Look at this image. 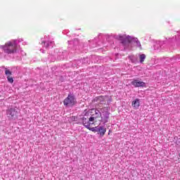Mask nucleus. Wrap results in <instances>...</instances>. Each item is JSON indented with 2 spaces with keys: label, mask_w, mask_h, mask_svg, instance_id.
Segmentation results:
<instances>
[{
  "label": "nucleus",
  "mask_w": 180,
  "mask_h": 180,
  "mask_svg": "<svg viewBox=\"0 0 180 180\" xmlns=\"http://www.w3.org/2000/svg\"><path fill=\"white\" fill-rule=\"evenodd\" d=\"M131 85H133L135 88H140L146 86V82L139 81L138 79H134L131 82Z\"/></svg>",
  "instance_id": "6"
},
{
  "label": "nucleus",
  "mask_w": 180,
  "mask_h": 180,
  "mask_svg": "<svg viewBox=\"0 0 180 180\" xmlns=\"http://www.w3.org/2000/svg\"><path fill=\"white\" fill-rule=\"evenodd\" d=\"M131 106L134 109H139L140 108V99L136 98L131 103Z\"/></svg>",
  "instance_id": "10"
},
{
  "label": "nucleus",
  "mask_w": 180,
  "mask_h": 180,
  "mask_svg": "<svg viewBox=\"0 0 180 180\" xmlns=\"http://www.w3.org/2000/svg\"><path fill=\"white\" fill-rule=\"evenodd\" d=\"M110 133H112V131H111V130H109V131H108V134H110Z\"/></svg>",
  "instance_id": "14"
},
{
  "label": "nucleus",
  "mask_w": 180,
  "mask_h": 180,
  "mask_svg": "<svg viewBox=\"0 0 180 180\" xmlns=\"http://www.w3.org/2000/svg\"><path fill=\"white\" fill-rule=\"evenodd\" d=\"M91 131H93L94 133H98L101 137H103L105 134H106V128L103 126H101L99 127H92L91 129Z\"/></svg>",
  "instance_id": "5"
},
{
  "label": "nucleus",
  "mask_w": 180,
  "mask_h": 180,
  "mask_svg": "<svg viewBox=\"0 0 180 180\" xmlns=\"http://www.w3.org/2000/svg\"><path fill=\"white\" fill-rule=\"evenodd\" d=\"M120 40L123 44H124V43H130V41H131L130 37L126 35L120 36Z\"/></svg>",
  "instance_id": "9"
},
{
  "label": "nucleus",
  "mask_w": 180,
  "mask_h": 180,
  "mask_svg": "<svg viewBox=\"0 0 180 180\" xmlns=\"http://www.w3.org/2000/svg\"><path fill=\"white\" fill-rule=\"evenodd\" d=\"M103 115L104 116L103 118L104 123H108V120L109 119V112L106 111L103 112Z\"/></svg>",
  "instance_id": "11"
},
{
  "label": "nucleus",
  "mask_w": 180,
  "mask_h": 180,
  "mask_svg": "<svg viewBox=\"0 0 180 180\" xmlns=\"http://www.w3.org/2000/svg\"><path fill=\"white\" fill-rule=\"evenodd\" d=\"M45 47H49V44H46L45 45Z\"/></svg>",
  "instance_id": "15"
},
{
  "label": "nucleus",
  "mask_w": 180,
  "mask_h": 180,
  "mask_svg": "<svg viewBox=\"0 0 180 180\" xmlns=\"http://www.w3.org/2000/svg\"><path fill=\"white\" fill-rule=\"evenodd\" d=\"M8 117L10 120H15L18 118V110L15 108H11L6 110Z\"/></svg>",
  "instance_id": "3"
},
{
  "label": "nucleus",
  "mask_w": 180,
  "mask_h": 180,
  "mask_svg": "<svg viewBox=\"0 0 180 180\" xmlns=\"http://www.w3.org/2000/svg\"><path fill=\"white\" fill-rule=\"evenodd\" d=\"M5 75L7 77V80L10 82V84H13V77H12V72L11 70L6 69Z\"/></svg>",
  "instance_id": "8"
},
{
  "label": "nucleus",
  "mask_w": 180,
  "mask_h": 180,
  "mask_svg": "<svg viewBox=\"0 0 180 180\" xmlns=\"http://www.w3.org/2000/svg\"><path fill=\"white\" fill-rule=\"evenodd\" d=\"M146 60V54H141L139 56V61L141 64L144 63V60Z\"/></svg>",
  "instance_id": "12"
},
{
  "label": "nucleus",
  "mask_w": 180,
  "mask_h": 180,
  "mask_svg": "<svg viewBox=\"0 0 180 180\" xmlns=\"http://www.w3.org/2000/svg\"><path fill=\"white\" fill-rule=\"evenodd\" d=\"M46 44V42H45V41H42V44Z\"/></svg>",
  "instance_id": "16"
},
{
  "label": "nucleus",
  "mask_w": 180,
  "mask_h": 180,
  "mask_svg": "<svg viewBox=\"0 0 180 180\" xmlns=\"http://www.w3.org/2000/svg\"><path fill=\"white\" fill-rule=\"evenodd\" d=\"M101 99H103V96H99V97H96L94 101H96V102H98V101H101Z\"/></svg>",
  "instance_id": "13"
},
{
  "label": "nucleus",
  "mask_w": 180,
  "mask_h": 180,
  "mask_svg": "<svg viewBox=\"0 0 180 180\" xmlns=\"http://www.w3.org/2000/svg\"><path fill=\"white\" fill-rule=\"evenodd\" d=\"M0 49L3 50L6 54H15L18 50V44L15 41H8L4 45H1Z\"/></svg>",
  "instance_id": "1"
},
{
  "label": "nucleus",
  "mask_w": 180,
  "mask_h": 180,
  "mask_svg": "<svg viewBox=\"0 0 180 180\" xmlns=\"http://www.w3.org/2000/svg\"><path fill=\"white\" fill-rule=\"evenodd\" d=\"M90 113H91L92 117H94V120H95V119H96V117H101V116H102L101 111H99L98 110L95 109V108L91 109Z\"/></svg>",
  "instance_id": "7"
},
{
  "label": "nucleus",
  "mask_w": 180,
  "mask_h": 180,
  "mask_svg": "<svg viewBox=\"0 0 180 180\" xmlns=\"http://www.w3.org/2000/svg\"><path fill=\"white\" fill-rule=\"evenodd\" d=\"M77 103V100L75 97L72 95L69 94L68 97L63 101V104L65 106H74Z\"/></svg>",
  "instance_id": "2"
},
{
  "label": "nucleus",
  "mask_w": 180,
  "mask_h": 180,
  "mask_svg": "<svg viewBox=\"0 0 180 180\" xmlns=\"http://www.w3.org/2000/svg\"><path fill=\"white\" fill-rule=\"evenodd\" d=\"M82 120H83L82 121L83 125L89 130H91V129H92V127H91V125L94 124V122H95V117H91L89 118L83 117Z\"/></svg>",
  "instance_id": "4"
}]
</instances>
